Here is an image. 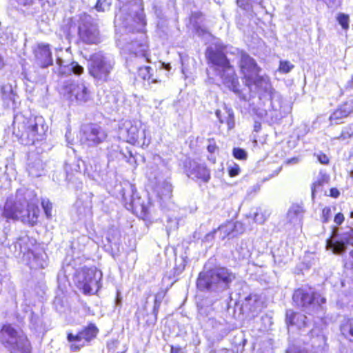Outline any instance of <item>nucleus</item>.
Returning <instances> with one entry per match:
<instances>
[{
    "label": "nucleus",
    "mask_w": 353,
    "mask_h": 353,
    "mask_svg": "<svg viewBox=\"0 0 353 353\" xmlns=\"http://www.w3.org/2000/svg\"><path fill=\"white\" fill-rule=\"evenodd\" d=\"M39 209L25 200L9 197L4 205L3 216L7 220H21L23 223L34 225L39 217Z\"/></svg>",
    "instance_id": "obj_1"
},
{
    "label": "nucleus",
    "mask_w": 353,
    "mask_h": 353,
    "mask_svg": "<svg viewBox=\"0 0 353 353\" xmlns=\"http://www.w3.org/2000/svg\"><path fill=\"white\" fill-rule=\"evenodd\" d=\"M207 56L214 70L223 80V84L234 92L239 93L238 79L225 55L221 52H215L212 48H209L207 50Z\"/></svg>",
    "instance_id": "obj_2"
},
{
    "label": "nucleus",
    "mask_w": 353,
    "mask_h": 353,
    "mask_svg": "<svg viewBox=\"0 0 353 353\" xmlns=\"http://www.w3.org/2000/svg\"><path fill=\"white\" fill-rule=\"evenodd\" d=\"M0 341L12 353H30V345L27 338L19 334L10 325H4L0 331Z\"/></svg>",
    "instance_id": "obj_3"
},
{
    "label": "nucleus",
    "mask_w": 353,
    "mask_h": 353,
    "mask_svg": "<svg viewBox=\"0 0 353 353\" xmlns=\"http://www.w3.org/2000/svg\"><path fill=\"white\" fill-rule=\"evenodd\" d=\"M234 279V275L225 268L213 270L206 278L200 274L197 285L207 290H225Z\"/></svg>",
    "instance_id": "obj_4"
},
{
    "label": "nucleus",
    "mask_w": 353,
    "mask_h": 353,
    "mask_svg": "<svg viewBox=\"0 0 353 353\" xmlns=\"http://www.w3.org/2000/svg\"><path fill=\"white\" fill-rule=\"evenodd\" d=\"M102 273L96 268H83L75 275L74 281L77 288L85 294L97 292Z\"/></svg>",
    "instance_id": "obj_5"
},
{
    "label": "nucleus",
    "mask_w": 353,
    "mask_h": 353,
    "mask_svg": "<svg viewBox=\"0 0 353 353\" xmlns=\"http://www.w3.org/2000/svg\"><path fill=\"white\" fill-rule=\"evenodd\" d=\"M114 63L110 57L101 53L93 54L90 59L88 71L95 79L101 81H108L114 68Z\"/></svg>",
    "instance_id": "obj_6"
},
{
    "label": "nucleus",
    "mask_w": 353,
    "mask_h": 353,
    "mask_svg": "<svg viewBox=\"0 0 353 353\" xmlns=\"http://www.w3.org/2000/svg\"><path fill=\"white\" fill-rule=\"evenodd\" d=\"M65 92L71 101L79 104H83L91 99L90 92L83 81L73 82L66 85Z\"/></svg>",
    "instance_id": "obj_7"
},
{
    "label": "nucleus",
    "mask_w": 353,
    "mask_h": 353,
    "mask_svg": "<svg viewBox=\"0 0 353 353\" xmlns=\"http://www.w3.org/2000/svg\"><path fill=\"white\" fill-rule=\"evenodd\" d=\"M106 137L107 134L101 126L90 124L84 127L81 140L88 146H96L103 142Z\"/></svg>",
    "instance_id": "obj_8"
},
{
    "label": "nucleus",
    "mask_w": 353,
    "mask_h": 353,
    "mask_svg": "<svg viewBox=\"0 0 353 353\" xmlns=\"http://www.w3.org/2000/svg\"><path fill=\"white\" fill-rule=\"evenodd\" d=\"M338 229L334 228L332 236L327 240L326 247L332 250L334 254H340L345 251L347 244L353 245V229L342 234L341 241H334V239L337 236Z\"/></svg>",
    "instance_id": "obj_9"
},
{
    "label": "nucleus",
    "mask_w": 353,
    "mask_h": 353,
    "mask_svg": "<svg viewBox=\"0 0 353 353\" xmlns=\"http://www.w3.org/2000/svg\"><path fill=\"white\" fill-rule=\"evenodd\" d=\"M97 332V328L94 325H90L75 336L72 334H69L68 339L70 342L72 343L70 346L71 350L73 351L79 350L85 345V342H88L94 338Z\"/></svg>",
    "instance_id": "obj_10"
},
{
    "label": "nucleus",
    "mask_w": 353,
    "mask_h": 353,
    "mask_svg": "<svg viewBox=\"0 0 353 353\" xmlns=\"http://www.w3.org/2000/svg\"><path fill=\"white\" fill-rule=\"evenodd\" d=\"M239 66L244 78L248 81L252 80L259 72L255 61L245 52H240Z\"/></svg>",
    "instance_id": "obj_11"
},
{
    "label": "nucleus",
    "mask_w": 353,
    "mask_h": 353,
    "mask_svg": "<svg viewBox=\"0 0 353 353\" xmlns=\"http://www.w3.org/2000/svg\"><path fill=\"white\" fill-rule=\"evenodd\" d=\"M140 124L130 120H125L119 126L120 134L125 136L127 141L135 143L139 141Z\"/></svg>",
    "instance_id": "obj_12"
},
{
    "label": "nucleus",
    "mask_w": 353,
    "mask_h": 353,
    "mask_svg": "<svg viewBox=\"0 0 353 353\" xmlns=\"http://www.w3.org/2000/svg\"><path fill=\"white\" fill-rule=\"evenodd\" d=\"M316 297L314 292L311 290H305L303 288L295 290L293 294V301L299 307L307 309L313 304L314 299Z\"/></svg>",
    "instance_id": "obj_13"
},
{
    "label": "nucleus",
    "mask_w": 353,
    "mask_h": 353,
    "mask_svg": "<svg viewBox=\"0 0 353 353\" xmlns=\"http://www.w3.org/2000/svg\"><path fill=\"white\" fill-rule=\"evenodd\" d=\"M79 36L86 43H97L99 41L97 27L94 24H83L79 27Z\"/></svg>",
    "instance_id": "obj_14"
},
{
    "label": "nucleus",
    "mask_w": 353,
    "mask_h": 353,
    "mask_svg": "<svg viewBox=\"0 0 353 353\" xmlns=\"http://www.w3.org/2000/svg\"><path fill=\"white\" fill-rule=\"evenodd\" d=\"M35 57L41 67H47L52 64V59L48 45L39 44L35 51Z\"/></svg>",
    "instance_id": "obj_15"
},
{
    "label": "nucleus",
    "mask_w": 353,
    "mask_h": 353,
    "mask_svg": "<svg viewBox=\"0 0 353 353\" xmlns=\"http://www.w3.org/2000/svg\"><path fill=\"white\" fill-rule=\"evenodd\" d=\"M190 175L204 182H208L210 178V170L203 164H194L190 171Z\"/></svg>",
    "instance_id": "obj_16"
},
{
    "label": "nucleus",
    "mask_w": 353,
    "mask_h": 353,
    "mask_svg": "<svg viewBox=\"0 0 353 353\" xmlns=\"http://www.w3.org/2000/svg\"><path fill=\"white\" fill-rule=\"evenodd\" d=\"M57 63L59 66V72L62 74L72 72L79 75L82 74L83 72V68L77 62H72L71 63L65 65L64 61L61 59L59 58L57 60Z\"/></svg>",
    "instance_id": "obj_17"
},
{
    "label": "nucleus",
    "mask_w": 353,
    "mask_h": 353,
    "mask_svg": "<svg viewBox=\"0 0 353 353\" xmlns=\"http://www.w3.org/2000/svg\"><path fill=\"white\" fill-rule=\"evenodd\" d=\"M286 319L288 323L294 325L299 328H301L305 325L306 316L300 313H295L292 311H288L286 314Z\"/></svg>",
    "instance_id": "obj_18"
},
{
    "label": "nucleus",
    "mask_w": 353,
    "mask_h": 353,
    "mask_svg": "<svg viewBox=\"0 0 353 353\" xmlns=\"http://www.w3.org/2000/svg\"><path fill=\"white\" fill-rule=\"evenodd\" d=\"M238 225H240L239 223H233V222H227L223 225H221V226L219 227V228L217 229V230H214L212 234L214 233H216V232H219V234H220V237L222 239H224L225 238H226L227 236H228L230 234H231L234 229L237 227ZM213 236V234H208L207 235V237L208 236Z\"/></svg>",
    "instance_id": "obj_19"
},
{
    "label": "nucleus",
    "mask_w": 353,
    "mask_h": 353,
    "mask_svg": "<svg viewBox=\"0 0 353 353\" xmlns=\"http://www.w3.org/2000/svg\"><path fill=\"white\" fill-rule=\"evenodd\" d=\"M246 303L250 306V310L253 312H259L263 308V302L257 294H251L246 299Z\"/></svg>",
    "instance_id": "obj_20"
},
{
    "label": "nucleus",
    "mask_w": 353,
    "mask_h": 353,
    "mask_svg": "<svg viewBox=\"0 0 353 353\" xmlns=\"http://www.w3.org/2000/svg\"><path fill=\"white\" fill-rule=\"evenodd\" d=\"M250 83L255 84L264 91H268L271 88L269 78L268 77L259 76V73L254 79L248 81V84Z\"/></svg>",
    "instance_id": "obj_21"
},
{
    "label": "nucleus",
    "mask_w": 353,
    "mask_h": 353,
    "mask_svg": "<svg viewBox=\"0 0 353 353\" xmlns=\"http://www.w3.org/2000/svg\"><path fill=\"white\" fill-rule=\"evenodd\" d=\"M328 183V179L325 175L319 176L312 186V196L314 197L316 192L323 191V187Z\"/></svg>",
    "instance_id": "obj_22"
},
{
    "label": "nucleus",
    "mask_w": 353,
    "mask_h": 353,
    "mask_svg": "<svg viewBox=\"0 0 353 353\" xmlns=\"http://www.w3.org/2000/svg\"><path fill=\"white\" fill-rule=\"evenodd\" d=\"M341 331L345 337H353V319H348L343 323Z\"/></svg>",
    "instance_id": "obj_23"
},
{
    "label": "nucleus",
    "mask_w": 353,
    "mask_h": 353,
    "mask_svg": "<svg viewBox=\"0 0 353 353\" xmlns=\"http://www.w3.org/2000/svg\"><path fill=\"white\" fill-rule=\"evenodd\" d=\"M347 116L344 114L343 110L339 107L330 116V121L332 124H339L341 121L346 118Z\"/></svg>",
    "instance_id": "obj_24"
},
{
    "label": "nucleus",
    "mask_w": 353,
    "mask_h": 353,
    "mask_svg": "<svg viewBox=\"0 0 353 353\" xmlns=\"http://www.w3.org/2000/svg\"><path fill=\"white\" fill-rule=\"evenodd\" d=\"M336 21L344 30L349 29L350 17L348 14L339 12L336 17Z\"/></svg>",
    "instance_id": "obj_25"
},
{
    "label": "nucleus",
    "mask_w": 353,
    "mask_h": 353,
    "mask_svg": "<svg viewBox=\"0 0 353 353\" xmlns=\"http://www.w3.org/2000/svg\"><path fill=\"white\" fill-rule=\"evenodd\" d=\"M150 70L151 68L149 66L141 67L139 69V76L144 80H151L152 83H156L157 81L152 78Z\"/></svg>",
    "instance_id": "obj_26"
},
{
    "label": "nucleus",
    "mask_w": 353,
    "mask_h": 353,
    "mask_svg": "<svg viewBox=\"0 0 353 353\" xmlns=\"http://www.w3.org/2000/svg\"><path fill=\"white\" fill-rule=\"evenodd\" d=\"M41 205L45 212V214L48 219H50L52 217V203L47 199H43L41 201Z\"/></svg>",
    "instance_id": "obj_27"
},
{
    "label": "nucleus",
    "mask_w": 353,
    "mask_h": 353,
    "mask_svg": "<svg viewBox=\"0 0 353 353\" xmlns=\"http://www.w3.org/2000/svg\"><path fill=\"white\" fill-rule=\"evenodd\" d=\"M110 0H99L95 6V8L99 12H105L110 9Z\"/></svg>",
    "instance_id": "obj_28"
},
{
    "label": "nucleus",
    "mask_w": 353,
    "mask_h": 353,
    "mask_svg": "<svg viewBox=\"0 0 353 353\" xmlns=\"http://www.w3.org/2000/svg\"><path fill=\"white\" fill-rule=\"evenodd\" d=\"M339 107L347 117L353 113V99L347 101L346 102L341 104Z\"/></svg>",
    "instance_id": "obj_29"
},
{
    "label": "nucleus",
    "mask_w": 353,
    "mask_h": 353,
    "mask_svg": "<svg viewBox=\"0 0 353 353\" xmlns=\"http://www.w3.org/2000/svg\"><path fill=\"white\" fill-rule=\"evenodd\" d=\"M294 65L288 61H281L279 68V71L282 73H288L293 68Z\"/></svg>",
    "instance_id": "obj_30"
},
{
    "label": "nucleus",
    "mask_w": 353,
    "mask_h": 353,
    "mask_svg": "<svg viewBox=\"0 0 353 353\" xmlns=\"http://www.w3.org/2000/svg\"><path fill=\"white\" fill-rule=\"evenodd\" d=\"M225 112L228 114V118L226 120V123L228 127V129L231 130L234 127V112L232 109L228 108L227 107L225 108Z\"/></svg>",
    "instance_id": "obj_31"
},
{
    "label": "nucleus",
    "mask_w": 353,
    "mask_h": 353,
    "mask_svg": "<svg viewBox=\"0 0 353 353\" xmlns=\"http://www.w3.org/2000/svg\"><path fill=\"white\" fill-rule=\"evenodd\" d=\"M331 216H332L331 208L330 207H325L322 210V213H321V216L322 222L324 223H327L330 220Z\"/></svg>",
    "instance_id": "obj_32"
},
{
    "label": "nucleus",
    "mask_w": 353,
    "mask_h": 353,
    "mask_svg": "<svg viewBox=\"0 0 353 353\" xmlns=\"http://www.w3.org/2000/svg\"><path fill=\"white\" fill-rule=\"evenodd\" d=\"M353 135V127L352 126H348L345 128L339 137V139L345 140L347 139H350Z\"/></svg>",
    "instance_id": "obj_33"
},
{
    "label": "nucleus",
    "mask_w": 353,
    "mask_h": 353,
    "mask_svg": "<svg viewBox=\"0 0 353 353\" xmlns=\"http://www.w3.org/2000/svg\"><path fill=\"white\" fill-rule=\"evenodd\" d=\"M233 155L236 159L244 160L247 158V154L245 150L241 148H234Z\"/></svg>",
    "instance_id": "obj_34"
},
{
    "label": "nucleus",
    "mask_w": 353,
    "mask_h": 353,
    "mask_svg": "<svg viewBox=\"0 0 353 353\" xmlns=\"http://www.w3.org/2000/svg\"><path fill=\"white\" fill-rule=\"evenodd\" d=\"M29 129H30V135L32 137V141H34L35 140H38V139L36 138V136H37V134H40V133L38 131L37 123L31 125L29 127Z\"/></svg>",
    "instance_id": "obj_35"
},
{
    "label": "nucleus",
    "mask_w": 353,
    "mask_h": 353,
    "mask_svg": "<svg viewBox=\"0 0 353 353\" xmlns=\"http://www.w3.org/2000/svg\"><path fill=\"white\" fill-rule=\"evenodd\" d=\"M240 168L238 165L234 164L228 168L229 175L232 177L236 176L239 174Z\"/></svg>",
    "instance_id": "obj_36"
},
{
    "label": "nucleus",
    "mask_w": 353,
    "mask_h": 353,
    "mask_svg": "<svg viewBox=\"0 0 353 353\" xmlns=\"http://www.w3.org/2000/svg\"><path fill=\"white\" fill-rule=\"evenodd\" d=\"M254 219L255 222L261 224L266 220V216L263 213L256 212Z\"/></svg>",
    "instance_id": "obj_37"
},
{
    "label": "nucleus",
    "mask_w": 353,
    "mask_h": 353,
    "mask_svg": "<svg viewBox=\"0 0 353 353\" xmlns=\"http://www.w3.org/2000/svg\"><path fill=\"white\" fill-rule=\"evenodd\" d=\"M316 299H314L313 304L317 303L318 305H321L322 304L325 303V299L322 297L320 294L317 293H314Z\"/></svg>",
    "instance_id": "obj_38"
},
{
    "label": "nucleus",
    "mask_w": 353,
    "mask_h": 353,
    "mask_svg": "<svg viewBox=\"0 0 353 353\" xmlns=\"http://www.w3.org/2000/svg\"><path fill=\"white\" fill-rule=\"evenodd\" d=\"M317 159L322 164H327L329 162L328 157L323 153L317 154Z\"/></svg>",
    "instance_id": "obj_39"
},
{
    "label": "nucleus",
    "mask_w": 353,
    "mask_h": 353,
    "mask_svg": "<svg viewBox=\"0 0 353 353\" xmlns=\"http://www.w3.org/2000/svg\"><path fill=\"white\" fill-rule=\"evenodd\" d=\"M236 2L238 6L243 9H248L250 0H236Z\"/></svg>",
    "instance_id": "obj_40"
},
{
    "label": "nucleus",
    "mask_w": 353,
    "mask_h": 353,
    "mask_svg": "<svg viewBox=\"0 0 353 353\" xmlns=\"http://www.w3.org/2000/svg\"><path fill=\"white\" fill-rule=\"evenodd\" d=\"M344 221V216L342 213H338L335 215L334 221L337 225H341Z\"/></svg>",
    "instance_id": "obj_41"
},
{
    "label": "nucleus",
    "mask_w": 353,
    "mask_h": 353,
    "mask_svg": "<svg viewBox=\"0 0 353 353\" xmlns=\"http://www.w3.org/2000/svg\"><path fill=\"white\" fill-rule=\"evenodd\" d=\"M339 191L336 188H331L330 190V196L333 198H337L339 196Z\"/></svg>",
    "instance_id": "obj_42"
},
{
    "label": "nucleus",
    "mask_w": 353,
    "mask_h": 353,
    "mask_svg": "<svg viewBox=\"0 0 353 353\" xmlns=\"http://www.w3.org/2000/svg\"><path fill=\"white\" fill-rule=\"evenodd\" d=\"M216 150L217 148L215 143H210L208 145V150L210 153H214Z\"/></svg>",
    "instance_id": "obj_43"
},
{
    "label": "nucleus",
    "mask_w": 353,
    "mask_h": 353,
    "mask_svg": "<svg viewBox=\"0 0 353 353\" xmlns=\"http://www.w3.org/2000/svg\"><path fill=\"white\" fill-rule=\"evenodd\" d=\"M19 4L27 6L31 4L34 0H17Z\"/></svg>",
    "instance_id": "obj_44"
},
{
    "label": "nucleus",
    "mask_w": 353,
    "mask_h": 353,
    "mask_svg": "<svg viewBox=\"0 0 353 353\" xmlns=\"http://www.w3.org/2000/svg\"><path fill=\"white\" fill-rule=\"evenodd\" d=\"M216 116L217 117V119L219 120V121L223 123L224 122L223 121V119L222 118L221 115V110H217L216 111Z\"/></svg>",
    "instance_id": "obj_45"
},
{
    "label": "nucleus",
    "mask_w": 353,
    "mask_h": 353,
    "mask_svg": "<svg viewBox=\"0 0 353 353\" xmlns=\"http://www.w3.org/2000/svg\"><path fill=\"white\" fill-rule=\"evenodd\" d=\"M143 137L142 145H148L149 141L145 142V130H143Z\"/></svg>",
    "instance_id": "obj_46"
},
{
    "label": "nucleus",
    "mask_w": 353,
    "mask_h": 353,
    "mask_svg": "<svg viewBox=\"0 0 353 353\" xmlns=\"http://www.w3.org/2000/svg\"><path fill=\"white\" fill-rule=\"evenodd\" d=\"M254 130H255L256 132L259 131V130L261 129V123H258V122H256V123H254Z\"/></svg>",
    "instance_id": "obj_47"
},
{
    "label": "nucleus",
    "mask_w": 353,
    "mask_h": 353,
    "mask_svg": "<svg viewBox=\"0 0 353 353\" xmlns=\"http://www.w3.org/2000/svg\"><path fill=\"white\" fill-rule=\"evenodd\" d=\"M298 162V159L296 158H292L288 160L289 163H296Z\"/></svg>",
    "instance_id": "obj_48"
},
{
    "label": "nucleus",
    "mask_w": 353,
    "mask_h": 353,
    "mask_svg": "<svg viewBox=\"0 0 353 353\" xmlns=\"http://www.w3.org/2000/svg\"><path fill=\"white\" fill-rule=\"evenodd\" d=\"M288 353H294L293 351L292 350H290V351L288 352ZM299 353H305L304 352H299Z\"/></svg>",
    "instance_id": "obj_49"
},
{
    "label": "nucleus",
    "mask_w": 353,
    "mask_h": 353,
    "mask_svg": "<svg viewBox=\"0 0 353 353\" xmlns=\"http://www.w3.org/2000/svg\"><path fill=\"white\" fill-rule=\"evenodd\" d=\"M165 69H166V70H169V69H170V66H169V65H166V66H165Z\"/></svg>",
    "instance_id": "obj_50"
},
{
    "label": "nucleus",
    "mask_w": 353,
    "mask_h": 353,
    "mask_svg": "<svg viewBox=\"0 0 353 353\" xmlns=\"http://www.w3.org/2000/svg\"><path fill=\"white\" fill-rule=\"evenodd\" d=\"M350 217H352V218L353 217V212H352L350 213Z\"/></svg>",
    "instance_id": "obj_51"
}]
</instances>
